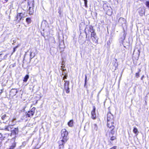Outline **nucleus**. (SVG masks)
Listing matches in <instances>:
<instances>
[{"instance_id":"nucleus-1","label":"nucleus","mask_w":149,"mask_h":149,"mask_svg":"<svg viewBox=\"0 0 149 149\" xmlns=\"http://www.w3.org/2000/svg\"><path fill=\"white\" fill-rule=\"evenodd\" d=\"M88 29L87 32H85L86 38L87 37L88 35L91 34V38L93 41H95L97 38L96 34L95 32L93 27L92 25H90L87 28Z\"/></svg>"},{"instance_id":"nucleus-2","label":"nucleus","mask_w":149,"mask_h":149,"mask_svg":"<svg viewBox=\"0 0 149 149\" xmlns=\"http://www.w3.org/2000/svg\"><path fill=\"white\" fill-rule=\"evenodd\" d=\"M115 124L114 121L107 122V126L108 128V131L111 134L117 132V130L115 129Z\"/></svg>"},{"instance_id":"nucleus-3","label":"nucleus","mask_w":149,"mask_h":149,"mask_svg":"<svg viewBox=\"0 0 149 149\" xmlns=\"http://www.w3.org/2000/svg\"><path fill=\"white\" fill-rule=\"evenodd\" d=\"M33 0H28V4L29 6V14L30 15H32L34 13V6Z\"/></svg>"},{"instance_id":"nucleus-4","label":"nucleus","mask_w":149,"mask_h":149,"mask_svg":"<svg viewBox=\"0 0 149 149\" xmlns=\"http://www.w3.org/2000/svg\"><path fill=\"white\" fill-rule=\"evenodd\" d=\"M36 108L35 107H33L30 109L29 111L25 113V117L26 118H31L34 115Z\"/></svg>"},{"instance_id":"nucleus-5","label":"nucleus","mask_w":149,"mask_h":149,"mask_svg":"<svg viewBox=\"0 0 149 149\" xmlns=\"http://www.w3.org/2000/svg\"><path fill=\"white\" fill-rule=\"evenodd\" d=\"M64 90H65L67 93H69L70 92V88H69L70 82L69 81L64 80Z\"/></svg>"},{"instance_id":"nucleus-6","label":"nucleus","mask_w":149,"mask_h":149,"mask_svg":"<svg viewBox=\"0 0 149 149\" xmlns=\"http://www.w3.org/2000/svg\"><path fill=\"white\" fill-rule=\"evenodd\" d=\"M68 132L65 128L62 129L61 131V135L62 139L68 140Z\"/></svg>"},{"instance_id":"nucleus-7","label":"nucleus","mask_w":149,"mask_h":149,"mask_svg":"<svg viewBox=\"0 0 149 149\" xmlns=\"http://www.w3.org/2000/svg\"><path fill=\"white\" fill-rule=\"evenodd\" d=\"M114 117L111 113L110 111L107 112V122L114 121Z\"/></svg>"},{"instance_id":"nucleus-8","label":"nucleus","mask_w":149,"mask_h":149,"mask_svg":"<svg viewBox=\"0 0 149 149\" xmlns=\"http://www.w3.org/2000/svg\"><path fill=\"white\" fill-rule=\"evenodd\" d=\"M67 140L64 139H62L59 141H58V147L59 149H63L64 148V145L65 143L66 142Z\"/></svg>"},{"instance_id":"nucleus-9","label":"nucleus","mask_w":149,"mask_h":149,"mask_svg":"<svg viewBox=\"0 0 149 149\" xmlns=\"http://www.w3.org/2000/svg\"><path fill=\"white\" fill-rule=\"evenodd\" d=\"M24 17L23 14L21 13H18L17 14L15 21L19 22L21 20H23Z\"/></svg>"},{"instance_id":"nucleus-10","label":"nucleus","mask_w":149,"mask_h":149,"mask_svg":"<svg viewBox=\"0 0 149 149\" xmlns=\"http://www.w3.org/2000/svg\"><path fill=\"white\" fill-rule=\"evenodd\" d=\"M93 109L91 111V118L93 120H95L96 118V115L95 113L96 107L95 106L93 107Z\"/></svg>"},{"instance_id":"nucleus-11","label":"nucleus","mask_w":149,"mask_h":149,"mask_svg":"<svg viewBox=\"0 0 149 149\" xmlns=\"http://www.w3.org/2000/svg\"><path fill=\"white\" fill-rule=\"evenodd\" d=\"M17 92V90L16 89H12L11 90L10 92V96L13 97L15 96Z\"/></svg>"},{"instance_id":"nucleus-12","label":"nucleus","mask_w":149,"mask_h":149,"mask_svg":"<svg viewBox=\"0 0 149 149\" xmlns=\"http://www.w3.org/2000/svg\"><path fill=\"white\" fill-rule=\"evenodd\" d=\"M115 133L113 134H111L110 132L109 133V136L110 137V139L111 141H113L117 139V136L116 135H114Z\"/></svg>"},{"instance_id":"nucleus-13","label":"nucleus","mask_w":149,"mask_h":149,"mask_svg":"<svg viewBox=\"0 0 149 149\" xmlns=\"http://www.w3.org/2000/svg\"><path fill=\"white\" fill-rule=\"evenodd\" d=\"M68 126L70 127H72L74 125V121L73 120H70L68 123Z\"/></svg>"},{"instance_id":"nucleus-14","label":"nucleus","mask_w":149,"mask_h":149,"mask_svg":"<svg viewBox=\"0 0 149 149\" xmlns=\"http://www.w3.org/2000/svg\"><path fill=\"white\" fill-rule=\"evenodd\" d=\"M133 131V132L136 134V136L138 135L139 132L137 128L136 127H134Z\"/></svg>"},{"instance_id":"nucleus-15","label":"nucleus","mask_w":149,"mask_h":149,"mask_svg":"<svg viewBox=\"0 0 149 149\" xmlns=\"http://www.w3.org/2000/svg\"><path fill=\"white\" fill-rule=\"evenodd\" d=\"M18 129L17 128H15L14 130L12 131V133L14 134H18Z\"/></svg>"},{"instance_id":"nucleus-16","label":"nucleus","mask_w":149,"mask_h":149,"mask_svg":"<svg viewBox=\"0 0 149 149\" xmlns=\"http://www.w3.org/2000/svg\"><path fill=\"white\" fill-rule=\"evenodd\" d=\"M16 146V143L14 142L8 149H14Z\"/></svg>"},{"instance_id":"nucleus-17","label":"nucleus","mask_w":149,"mask_h":149,"mask_svg":"<svg viewBox=\"0 0 149 149\" xmlns=\"http://www.w3.org/2000/svg\"><path fill=\"white\" fill-rule=\"evenodd\" d=\"M29 78V75L28 74H27L26 75H25L24 78V79L23 80V81L24 82H26L27 81L28 79Z\"/></svg>"},{"instance_id":"nucleus-18","label":"nucleus","mask_w":149,"mask_h":149,"mask_svg":"<svg viewBox=\"0 0 149 149\" xmlns=\"http://www.w3.org/2000/svg\"><path fill=\"white\" fill-rule=\"evenodd\" d=\"M141 71L140 69H139L138 71L135 74V77L137 78H138L139 77L140 75V73Z\"/></svg>"},{"instance_id":"nucleus-19","label":"nucleus","mask_w":149,"mask_h":149,"mask_svg":"<svg viewBox=\"0 0 149 149\" xmlns=\"http://www.w3.org/2000/svg\"><path fill=\"white\" fill-rule=\"evenodd\" d=\"M26 21L28 24L31 23V18L29 17L26 18Z\"/></svg>"},{"instance_id":"nucleus-20","label":"nucleus","mask_w":149,"mask_h":149,"mask_svg":"<svg viewBox=\"0 0 149 149\" xmlns=\"http://www.w3.org/2000/svg\"><path fill=\"white\" fill-rule=\"evenodd\" d=\"M92 128L93 130L97 131V130L98 127L96 124H94Z\"/></svg>"},{"instance_id":"nucleus-21","label":"nucleus","mask_w":149,"mask_h":149,"mask_svg":"<svg viewBox=\"0 0 149 149\" xmlns=\"http://www.w3.org/2000/svg\"><path fill=\"white\" fill-rule=\"evenodd\" d=\"M20 45L19 44H18L17 46H16L15 47L13 48V50L12 52L11 53V55H12L16 51V49L18 47H19Z\"/></svg>"},{"instance_id":"nucleus-22","label":"nucleus","mask_w":149,"mask_h":149,"mask_svg":"<svg viewBox=\"0 0 149 149\" xmlns=\"http://www.w3.org/2000/svg\"><path fill=\"white\" fill-rule=\"evenodd\" d=\"M38 100H35L32 102V104L31 105V107H32L33 105H36L38 103Z\"/></svg>"},{"instance_id":"nucleus-23","label":"nucleus","mask_w":149,"mask_h":149,"mask_svg":"<svg viewBox=\"0 0 149 149\" xmlns=\"http://www.w3.org/2000/svg\"><path fill=\"white\" fill-rule=\"evenodd\" d=\"M112 13V11L111 10H109L107 12V14L109 15H111Z\"/></svg>"},{"instance_id":"nucleus-24","label":"nucleus","mask_w":149,"mask_h":149,"mask_svg":"<svg viewBox=\"0 0 149 149\" xmlns=\"http://www.w3.org/2000/svg\"><path fill=\"white\" fill-rule=\"evenodd\" d=\"M145 4L146 6L149 9V1H147L146 2Z\"/></svg>"},{"instance_id":"nucleus-25","label":"nucleus","mask_w":149,"mask_h":149,"mask_svg":"<svg viewBox=\"0 0 149 149\" xmlns=\"http://www.w3.org/2000/svg\"><path fill=\"white\" fill-rule=\"evenodd\" d=\"M68 74H66L63 77V80H65V79H67V77H68Z\"/></svg>"},{"instance_id":"nucleus-26","label":"nucleus","mask_w":149,"mask_h":149,"mask_svg":"<svg viewBox=\"0 0 149 149\" xmlns=\"http://www.w3.org/2000/svg\"><path fill=\"white\" fill-rule=\"evenodd\" d=\"M84 1V4L85 6L86 7H87V2L88 1L87 0H83Z\"/></svg>"},{"instance_id":"nucleus-27","label":"nucleus","mask_w":149,"mask_h":149,"mask_svg":"<svg viewBox=\"0 0 149 149\" xmlns=\"http://www.w3.org/2000/svg\"><path fill=\"white\" fill-rule=\"evenodd\" d=\"M3 139V137L2 134L0 133V140H2Z\"/></svg>"},{"instance_id":"nucleus-28","label":"nucleus","mask_w":149,"mask_h":149,"mask_svg":"<svg viewBox=\"0 0 149 149\" xmlns=\"http://www.w3.org/2000/svg\"><path fill=\"white\" fill-rule=\"evenodd\" d=\"M6 117V115L5 114L4 115H3L1 117V119L2 120H4L5 119V118Z\"/></svg>"},{"instance_id":"nucleus-29","label":"nucleus","mask_w":149,"mask_h":149,"mask_svg":"<svg viewBox=\"0 0 149 149\" xmlns=\"http://www.w3.org/2000/svg\"><path fill=\"white\" fill-rule=\"evenodd\" d=\"M86 80H87V76L86 75H85V84L84 85H86Z\"/></svg>"},{"instance_id":"nucleus-30","label":"nucleus","mask_w":149,"mask_h":149,"mask_svg":"<svg viewBox=\"0 0 149 149\" xmlns=\"http://www.w3.org/2000/svg\"><path fill=\"white\" fill-rule=\"evenodd\" d=\"M117 148V146H113V147L110 148L109 149H116Z\"/></svg>"},{"instance_id":"nucleus-31","label":"nucleus","mask_w":149,"mask_h":149,"mask_svg":"<svg viewBox=\"0 0 149 149\" xmlns=\"http://www.w3.org/2000/svg\"><path fill=\"white\" fill-rule=\"evenodd\" d=\"M3 91V88L2 89L0 90V94H1Z\"/></svg>"},{"instance_id":"nucleus-32","label":"nucleus","mask_w":149,"mask_h":149,"mask_svg":"<svg viewBox=\"0 0 149 149\" xmlns=\"http://www.w3.org/2000/svg\"><path fill=\"white\" fill-rule=\"evenodd\" d=\"M32 53V52H31L30 53V58L31 59H32V58L33 57H34V56H31V54Z\"/></svg>"},{"instance_id":"nucleus-33","label":"nucleus","mask_w":149,"mask_h":149,"mask_svg":"<svg viewBox=\"0 0 149 149\" xmlns=\"http://www.w3.org/2000/svg\"><path fill=\"white\" fill-rule=\"evenodd\" d=\"M144 77V75H143L141 77V80H142L143 79V78Z\"/></svg>"},{"instance_id":"nucleus-34","label":"nucleus","mask_w":149,"mask_h":149,"mask_svg":"<svg viewBox=\"0 0 149 149\" xmlns=\"http://www.w3.org/2000/svg\"><path fill=\"white\" fill-rule=\"evenodd\" d=\"M62 70L63 71H64V70H66L65 69L63 68H62Z\"/></svg>"},{"instance_id":"nucleus-35","label":"nucleus","mask_w":149,"mask_h":149,"mask_svg":"<svg viewBox=\"0 0 149 149\" xmlns=\"http://www.w3.org/2000/svg\"><path fill=\"white\" fill-rule=\"evenodd\" d=\"M3 54L1 53L0 54V57H1V56Z\"/></svg>"},{"instance_id":"nucleus-36","label":"nucleus","mask_w":149,"mask_h":149,"mask_svg":"<svg viewBox=\"0 0 149 149\" xmlns=\"http://www.w3.org/2000/svg\"><path fill=\"white\" fill-rule=\"evenodd\" d=\"M5 0V2H4V3H6L8 1V0Z\"/></svg>"},{"instance_id":"nucleus-37","label":"nucleus","mask_w":149,"mask_h":149,"mask_svg":"<svg viewBox=\"0 0 149 149\" xmlns=\"http://www.w3.org/2000/svg\"><path fill=\"white\" fill-rule=\"evenodd\" d=\"M125 39V36H123V40H124Z\"/></svg>"},{"instance_id":"nucleus-38","label":"nucleus","mask_w":149,"mask_h":149,"mask_svg":"<svg viewBox=\"0 0 149 149\" xmlns=\"http://www.w3.org/2000/svg\"><path fill=\"white\" fill-rule=\"evenodd\" d=\"M58 13H59V14H61V12L60 11H58Z\"/></svg>"},{"instance_id":"nucleus-39","label":"nucleus","mask_w":149,"mask_h":149,"mask_svg":"<svg viewBox=\"0 0 149 149\" xmlns=\"http://www.w3.org/2000/svg\"><path fill=\"white\" fill-rule=\"evenodd\" d=\"M7 55V54L5 55L4 57H5V56H6Z\"/></svg>"},{"instance_id":"nucleus-40","label":"nucleus","mask_w":149,"mask_h":149,"mask_svg":"<svg viewBox=\"0 0 149 149\" xmlns=\"http://www.w3.org/2000/svg\"><path fill=\"white\" fill-rule=\"evenodd\" d=\"M141 11L142 12H143L142 10L141 9Z\"/></svg>"},{"instance_id":"nucleus-41","label":"nucleus","mask_w":149,"mask_h":149,"mask_svg":"<svg viewBox=\"0 0 149 149\" xmlns=\"http://www.w3.org/2000/svg\"><path fill=\"white\" fill-rule=\"evenodd\" d=\"M24 1H26V0H23Z\"/></svg>"},{"instance_id":"nucleus-42","label":"nucleus","mask_w":149,"mask_h":149,"mask_svg":"<svg viewBox=\"0 0 149 149\" xmlns=\"http://www.w3.org/2000/svg\"><path fill=\"white\" fill-rule=\"evenodd\" d=\"M143 13H142V15H141V16H142V15H143Z\"/></svg>"},{"instance_id":"nucleus-43","label":"nucleus","mask_w":149,"mask_h":149,"mask_svg":"<svg viewBox=\"0 0 149 149\" xmlns=\"http://www.w3.org/2000/svg\"><path fill=\"white\" fill-rule=\"evenodd\" d=\"M15 66V65H13V67H14V66Z\"/></svg>"}]
</instances>
